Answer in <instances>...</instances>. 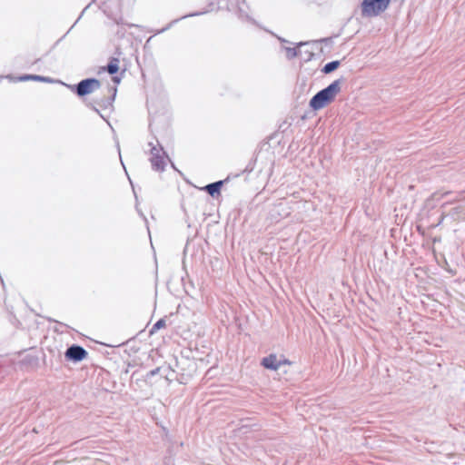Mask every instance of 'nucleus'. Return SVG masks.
<instances>
[{
	"instance_id": "2",
	"label": "nucleus",
	"mask_w": 465,
	"mask_h": 465,
	"mask_svg": "<svg viewBox=\"0 0 465 465\" xmlns=\"http://www.w3.org/2000/svg\"><path fill=\"white\" fill-rule=\"evenodd\" d=\"M391 0H362L361 15L366 18L377 17L389 8Z\"/></svg>"
},
{
	"instance_id": "6",
	"label": "nucleus",
	"mask_w": 465,
	"mask_h": 465,
	"mask_svg": "<svg viewBox=\"0 0 465 465\" xmlns=\"http://www.w3.org/2000/svg\"><path fill=\"white\" fill-rule=\"evenodd\" d=\"M152 163L156 170H163L166 163V157L160 154V150L153 149Z\"/></svg>"
},
{
	"instance_id": "3",
	"label": "nucleus",
	"mask_w": 465,
	"mask_h": 465,
	"mask_svg": "<svg viewBox=\"0 0 465 465\" xmlns=\"http://www.w3.org/2000/svg\"><path fill=\"white\" fill-rule=\"evenodd\" d=\"M292 362L283 354L270 353L263 357L261 365L269 371H277L283 366H291Z\"/></svg>"
},
{
	"instance_id": "11",
	"label": "nucleus",
	"mask_w": 465,
	"mask_h": 465,
	"mask_svg": "<svg viewBox=\"0 0 465 465\" xmlns=\"http://www.w3.org/2000/svg\"><path fill=\"white\" fill-rule=\"evenodd\" d=\"M21 81H26V80H36V81H44V82H50L49 79L38 75H25L20 78Z\"/></svg>"
},
{
	"instance_id": "7",
	"label": "nucleus",
	"mask_w": 465,
	"mask_h": 465,
	"mask_svg": "<svg viewBox=\"0 0 465 465\" xmlns=\"http://www.w3.org/2000/svg\"><path fill=\"white\" fill-rule=\"evenodd\" d=\"M223 184V182H216L211 184H208L205 186V190L209 193L210 195L214 196L216 194H219L221 185Z\"/></svg>"
},
{
	"instance_id": "9",
	"label": "nucleus",
	"mask_w": 465,
	"mask_h": 465,
	"mask_svg": "<svg viewBox=\"0 0 465 465\" xmlns=\"http://www.w3.org/2000/svg\"><path fill=\"white\" fill-rule=\"evenodd\" d=\"M284 49H285V52H286V56L289 59H292V58H294L296 56L301 55L300 52H298L296 50V48H293V47H284Z\"/></svg>"
},
{
	"instance_id": "4",
	"label": "nucleus",
	"mask_w": 465,
	"mask_h": 465,
	"mask_svg": "<svg viewBox=\"0 0 465 465\" xmlns=\"http://www.w3.org/2000/svg\"><path fill=\"white\" fill-rule=\"evenodd\" d=\"M100 84L95 79H86L79 83L77 86V94L81 96L89 94L98 89Z\"/></svg>"
},
{
	"instance_id": "12",
	"label": "nucleus",
	"mask_w": 465,
	"mask_h": 465,
	"mask_svg": "<svg viewBox=\"0 0 465 465\" xmlns=\"http://www.w3.org/2000/svg\"><path fill=\"white\" fill-rule=\"evenodd\" d=\"M165 326V322L163 320H159L152 328L151 333L155 332L156 331L163 328Z\"/></svg>"
},
{
	"instance_id": "5",
	"label": "nucleus",
	"mask_w": 465,
	"mask_h": 465,
	"mask_svg": "<svg viewBox=\"0 0 465 465\" xmlns=\"http://www.w3.org/2000/svg\"><path fill=\"white\" fill-rule=\"evenodd\" d=\"M66 358L74 361H80L86 356V351L79 346H72L65 352Z\"/></svg>"
},
{
	"instance_id": "13",
	"label": "nucleus",
	"mask_w": 465,
	"mask_h": 465,
	"mask_svg": "<svg viewBox=\"0 0 465 465\" xmlns=\"http://www.w3.org/2000/svg\"><path fill=\"white\" fill-rule=\"evenodd\" d=\"M306 45L305 43H299V44H298V47L300 48V47H302V46H303V45Z\"/></svg>"
},
{
	"instance_id": "10",
	"label": "nucleus",
	"mask_w": 465,
	"mask_h": 465,
	"mask_svg": "<svg viewBox=\"0 0 465 465\" xmlns=\"http://www.w3.org/2000/svg\"><path fill=\"white\" fill-rule=\"evenodd\" d=\"M118 69H119V66H118L117 60L111 61L109 63V64L107 65V71L111 74L117 73Z\"/></svg>"
},
{
	"instance_id": "8",
	"label": "nucleus",
	"mask_w": 465,
	"mask_h": 465,
	"mask_svg": "<svg viewBox=\"0 0 465 465\" xmlns=\"http://www.w3.org/2000/svg\"><path fill=\"white\" fill-rule=\"evenodd\" d=\"M339 66V62L338 61H333V62H331V63H328L324 65L322 71L325 73V74H330L331 73L332 71H334L335 69H337V67Z\"/></svg>"
},
{
	"instance_id": "1",
	"label": "nucleus",
	"mask_w": 465,
	"mask_h": 465,
	"mask_svg": "<svg viewBox=\"0 0 465 465\" xmlns=\"http://www.w3.org/2000/svg\"><path fill=\"white\" fill-rule=\"evenodd\" d=\"M341 92V82L336 80L326 88L318 92L310 101V106L315 111L321 110L334 101Z\"/></svg>"
}]
</instances>
